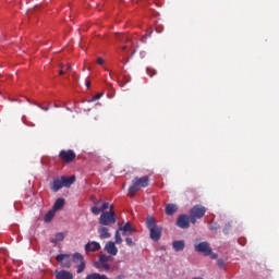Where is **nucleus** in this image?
Returning a JSON list of instances; mask_svg holds the SVG:
<instances>
[{
	"instance_id": "f257e3e1",
	"label": "nucleus",
	"mask_w": 279,
	"mask_h": 279,
	"mask_svg": "<svg viewBox=\"0 0 279 279\" xmlns=\"http://www.w3.org/2000/svg\"><path fill=\"white\" fill-rule=\"evenodd\" d=\"M146 228L149 230L151 241L158 242L162 236V226L156 223V219L151 216L146 218Z\"/></svg>"
},
{
	"instance_id": "f03ea898",
	"label": "nucleus",
	"mask_w": 279,
	"mask_h": 279,
	"mask_svg": "<svg viewBox=\"0 0 279 279\" xmlns=\"http://www.w3.org/2000/svg\"><path fill=\"white\" fill-rule=\"evenodd\" d=\"M147 186H149V177H135L129 187V197H134L141 189H147Z\"/></svg>"
},
{
	"instance_id": "7ed1b4c3",
	"label": "nucleus",
	"mask_w": 279,
	"mask_h": 279,
	"mask_svg": "<svg viewBox=\"0 0 279 279\" xmlns=\"http://www.w3.org/2000/svg\"><path fill=\"white\" fill-rule=\"evenodd\" d=\"M113 206L110 205V210L109 211H104L99 219L98 223L100 226H112V223H117V214L112 211Z\"/></svg>"
},
{
	"instance_id": "20e7f679",
	"label": "nucleus",
	"mask_w": 279,
	"mask_h": 279,
	"mask_svg": "<svg viewBox=\"0 0 279 279\" xmlns=\"http://www.w3.org/2000/svg\"><path fill=\"white\" fill-rule=\"evenodd\" d=\"M206 215V207L203 205H195L190 210V221L191 223H197V219H202Z\"/></svg>"
},
{
	"instance_id": "39448f33",
	"label": "nucleus",
	"mask_w": 279,
	"mask_h": 279,
	"mask_svg": "<svg viewBox=\"0 0 279 279\" xmlns=\"http://www.w3.org/2000/svg\"><path fill=\"white\" fill-rule=\"evenodd\" d=\"M72 260L76 265V274H84V270L86 269V260L84 259V256L80 253H74L72 255Z\"/></svg>"
},
{
	"instance_id": "423d86ee",
	"label": "nucleus",
	"mask_w": 279,
	"mask_h": 279,
	"mask_svg": "<svg viewBox=\"0 0 279 279\" xmlns=\"http://www.w3.org/2000/svg\"><path fill=\"white\" fill-rule=\"evenodd\" d=\"M76 158L75 151L72 149L68 150H60L59 153V159L61 162H64L65 165H71Z\"/></svg>"
},
{
	"instance_id": "0eeeda50",
	"label": "nucleus",
	"mask_w": 279,
	"mask_h": 279,
	"mask_svg": "<svg viewBox=\"0 0 279 279\" xmlns=\"http://www.w3.org/2000/svg\"><path fill=\"white\" fill-rule=\"evenodd\" d=\"M195 252L202 254L203 256H210L213 254V247H210V243L208 242H199L194 245Z\"/></svg>"
},
{
	"instance_id": "6e6552de",
	"label": "nucleus",
	"mask_w": 279,
	"mask_h": 279,
	"mask_svg": "<svg viewBox=\"0 0 279 279\" xmlns=\"http://www.w3.org/2000/svg\"><path fill=\"white\" fill-rule=\"evenodd\" d=\"M57 262L64 267L65 269H71V255L69 254H59L56 256Z\"/></svg>"
},
{
	"instance_id": "1a4fd4ad",
	"label": "nucleus",
	"mask_w": 279,
	"mask_h": 279,
	"mask_svg": "<svg viewBox=\"0 0 279 279\" xmlns=\"http://www.w3.org/2000/svg\"><path fill=\"white\" fill-rule=\"evenodd\" d=\"M191 219V216L187 217L186 215H180L177 219V226L178 228H182V230H186L190 228L189 220Z\"/></svg>"
},
{
	"instance_id": "9d476101",
	"label": "nucleus",
	"mask_w": 279,
	"mask_h": 279,
	"mask_svg": "<svg viewBox=\"0 0 279 279\" xmlns=\"http://www.w3.org/2000/svg\"><path fill=\"white\" fill-rule=\"evenodd\" d=\"M99 250H101V245L96 242H88L87 244H85V252L88 254V252H99Z\"/></svg>"
},
{
	"instance_id": "9b49d317",
	"label": "nucleus",
	"mask_w": 279,
	"mask_h": 279,
	"mask_svg": "<svg viewBox=\"0 0 279 279\" xmlns=\"http://www.w3.org/2000/svg\"><path fill=\"white\" fill-rule=\"evenodd\" d=\"M60 189H64V184L62 182V178H57L51 182V191H53V193H58Z\"/></svg>"
},
{
	"instance_id": "f8f14e48",
	"label": "nucleus",
	"mask_w": 279,
	"mask_h": 279,
	"mask_svg": "<svg viewBox=\"0 0 279 279\" xmlns=\"http://www.w3.org/2000/svg\"><path fill=\"white\" fill-rule=\"evenodd\" d=\"M119 231L122 232V236H125L128 235V232L130 234L136 232V229L132 228V225L130 222H126L123 227H119Z\"/></svg>"
},
{
	"instance_id": "ddd939ff",
	"label": "nucleus",
	"mask_w": 279,
	"mask_h": 279,
	"mask_svg": "<svg viewBox=\"0 0 279 279\" xmlns=\"http://www.w3.org/2000/svg\"><path fill=\"white\" fill-rule=\"evenodd\" d=\"M54 276L56 279H73V275L69 270H57Z\"/></svg>"
},
{
	"instance_id": "4468645a",
	"label": "nucleus",
	"mask_w": 279,
	"mask_h": 279,
	"mask_svg": "<svg viewBox=\"0 0 279 279\" xmlns=\"http://www.w3.org/2000/svg\"><path fill=\"white\" fill-rule=\"evenodd\" d=\"M105 250L108 254H111V256H117L119 253V250L117 248V245H114V242H108L105 246Z\"/></svg>"
},
{
	"instance_id": "2eb2a0df",
	"label": "nucleus",
	"mask_w": 279,
	"mask_h": 279,
	"mask_svg": "<svg viewBox=\"0 0 279 279\" xmlns=\"http://www.w3.org/2000/svg\"><path fill=\"white\" fill-rule=\"evenodd\" d=\"M110 208L109 203H104L100 207L94 206L90 208V211L93 215H99V213H104L105 210H108Z\"/></svg>"
},
{
	"instance_id": "dca6fc26",
	"label": "nucleus",
	"mask_w": 279,
	"mask_h": 279,
	"mask_svg": "<svg viewBox=\"0 0 279 279\" xmlns=\"http://www.w3.org/2000/svg\"><path fill=\"white\" fill-rule=\"evenodd\" d=\"M61 181L63 182V186H65V189H69V186L75 183V175H71V177L63 175L61 177Z\"/></svg>"
},
{
	"instance_id": "f3484780",
	"label": "nucleus",
	"mask_w": 279,
	"mask_h": 279,
	"mask_svg": "<svg viewBox=\"0 0 279 279\" xmlns=\"http://www.w3.org/2000/svg\"><path fill=\"white\" fill-rule=\"evenodd\" d=\"M98 232H99V239H110L111 236L110 231L108 230V227H99Z\"/></svg>"
},
{
	"instance_id": "a211bd4d",
	"label": "nucleus",
	"mask_w": 279,
	"mask_h": 279,
	"mask_svg": "<svg viewBox=\"0 0 279 279\" xmlns=\"http://www.w3.org/2000/svg\"><path fill=\"white\" fill-rule=\"evenodd\" d=\"M172 248L174 252H183L184 251V240H178L172 243Z\"/></svg>"
},
{
	"instance_id": "6ab92c4d",
	"label": "nucleus",
	"mask_w": 279,
	"mask_h": 279,
	"mask_svg": "<svg viewBox=\"0 0 279 279\" xmlns=\"http://www.w3.org/2000/svg\"><path fill=\"white\" fill-rule=\"evenodd\" d=\"M165 210H166V215L171 216L178 211V205L168 204L166 205Z\"/></svg>"
},
{
	"instance_id": "aec40b11",
	"label": "nucleus",
	"mask_w": 279,
	"mask_h": 279,
	"mask_svg": "<svg viewBox=\"0 0 279 279\" xmlns=\"http://www.w3.org/2000/svg\"><path fill=\"white\" fill-rule=\"evenodd\" d=\"M62 208H64V198H58L54 202L52 210L57 213V210H62Z\"/></svg>"
},
{
	"instance_id": "412c9836",
	"label": "nucleus",
	"mask_w": 279,
	"mask_h": 279,
	"mask_svg": "<svg viewBox=\"0 0 279 279\" xmlns=\"http://www.w3.org/2000/svg\"><path fill=\"white\" fill-rule=\"evenodd\" d=\"M53 217H56V211L53 209H51L44 217L45 223H49L50 221H52Z\"/></svg>"
},
{
	"instance_id": "4be33fe9",
	"label": "nucleus",
	"mask_w": 279,
	"mask_h": 279,
	"mask_svg": "<svg viewBox=\"0 0 279 279\" xmlns=\"http://www.w3.org/2000/svg\"><path fill=\"white\" fill-rule=\"evenodd\" d=\"M85 279H108V276L99 275L97 272H92V274L87 275Z\"/></svg>"
},
{
	"instance_id": "5701e85b",
	"label": "nucleus",
	"mask_w": 279,
	"mask_h": 279,
	"mask_svg": "<svg viewBox=\"0 0 279 279\" xmlns=\"http://www.w3.org/2000/svg\"><path fill=\"white\" fill-rule=\"evenodd\" d=\"M58 241H64V233H62V232L57 233L56 236H54V240H52L51 242L52 243H58Z\"/></svg>"
},
{
	"instance_id": "b1692460",
	"label": "nucleus",
	"mask_w": 279,
	"mask_h": 279,
	"mask_svg": "<svg viewBox=\"0 0 279 279\" xmlns=\"http://www.w3.org/2000/svg\"><path fill=\"white\" fill-rule=\"evenodd\" d=\"M120 231H119V229H118V231H116V243L118 244V245H121V243H123V239H121V233H119Z\"/></svg>"
},
{
	"instance_id": "393cba45",
	"label": "nucleus",
	"mask_w": 279,
	"mask_h": 279,
	"mask_svg": "<svg viewBox=\"0 0 279 279\" xmlns=\"http://www.w3.org/2000/svg\"><path fill=\"white\" fill-rule=\"evenodd\" d=\"M146 73L149 75V77H154V75H157L158 72L151 68H147Z\"/></svg>"
},
{
	"instance_id": "a878e982",
	"label": "nucleus",
	"mask_w": 279,
	"mask_h": 279,
	"mask_svg": "<svg viewBox=\"0 0 279 279\" xmlns=\"http://www.w3.org/2000/svg\"><path fill=\"white\" fill-rule=\"evenodd\" d=\"M99 260H100V263H108V260H110V256H108L106 254H101L99 256Z\"/></svg>"
},
{
	"instance_id": "bb28decb",
	"label": "nucleus",
	"mask_w": 279,
	"mask_h": 279,
	"mask_svg": "<svg viewBox=\"0 0 279 279\" xmlns=\"http://www.w3.org/2000/svg\"><path fill=\"white\" fill-rule=\"evenodd\" d=\"M217 265L220 269H226V262L223 259H218Z\"/></svg>"
},
{
	"instance_id": "cd10ccee",
	"label": "nucleus",
	"mask_w": 279,
	"mask_h": 279,
	"mask_svg": "<svg viewBox=\"0 0 279 279\" xmlns=\"http://www.w3.org/2000/svg\"><path fill=\"white\" fill-rule=\"evenodd\" d=\"M125 243H126V245H129V246L134 245V242L132 241V238H126V239H125Z\"/></svg>"
},
{
	"instance_id": "c85d7f7f",
	"label": "nucleus",
	"mask_w": 279,
	"mask_h": 279,
	"mask_svg": "<svg viewBox=\"0 0 279 279\" xmlns=\"http://www.w3.org/2000/svg\"><path fill=\"white\" fill-rule=\"evenodd\" d=\"M100 97H104V94H102V93H100V94L94 96V97H93V101L99 100Z\"/></svg>"
},
{
	"instance_id": "c756f323",
	"label": "nucleus",
	"mask_w": 279,
	"mask_h": 279,
	"mask_svg": "<svg viewBox=\"0 0 279 279\" xmlns=\"http://www.w3.org/2000/svg\"><path fill=\"white\" fill-rule=\"evenodd\" d=\"M97 64L104 65V64H106V61L102 58H98Z\"/></svg>"
},
{
	"instance_id": "7c9ffc66",
	"label": "nucleus",
	"mask_w": 279,
	"mask_h": 279,
	"mask_svg": "<svg viewBox=\"0 0 279 279\" xmlns=\"http://www.w3.org/2000/svg\"><path fill=\"white\" fill-rule=\"evenodd\" d=\"M209 256L213 260H217V257H218L217 253H210Z\"/></svg>"
},
{
	"instance_id": "2f4dec72",
	"label": "nucleus",
	"mask_w": 279,
	"mask_h": 279,
	"mask_svg": "<svg viewBox=\"0 0 279 279\" xmlns=\"http://www.w3.org/2000/svg\"><path fill=\"white\" fill-rule=\"evenodd\" d=\"M38 106V108H40L41 110H45V112H47L48 110H49V107H43V106H39V105H37Z\"/></svg>"
},
{
	"instance_id": "473e14b6",
	"label": "nucleus",
	"mask_w": 279,
	"mask_h": 279,
	"mask_svg": "<svg viewBox=\"0 0 279 279\" xmlns=\"http://www.w3.org/2000/svg\"><path fill=\"white\" fill-rule=\"evenodd\" d=\"M102 267H104V269H106V271H109V269H110V265H108V264L102 265Z\"/></svg>"
},
{
	"instance_id": "72a5a7b5",
	"label": "nucleus",
	"mask_w": 279,
	"mask_h": 279,
	"mask_svg": "<svg viewBox=\"0 0 279 279\" xmlns=\"http://www.w3.org/2000/svg\"><path fill=\"white\" fill-rule=\"evenodd\" d=\"M85 86H86V88H90V81H86Z\"/></svg>"
},
{
	"instance_id": "f704fd0d",
	"label": "nucleus",
	"mask_w": 279,
	"mask_h": 279,
	"mask_svg": "<svg viewBox=\"0 0 279 279\" xmlns=\"http://www.w3.org/2000/svg\"><path fill=\"white\" fill-rule=\"evenodd\" d=\"M71 69H72L71 64H68L66 65V71H71Z\"/></svg>"
},
{
	"instance_id": "c9c22d12",
	"label": "nucleus",
	"mask_w": 279,
	"mask_h": 279,
	"mask_svg": "<svg viewBox=\"0 0 279 279\" xmlns=\"http://www.w3.org/2000/svg\"><path fill=\"white\" fill-rule=\"evenodd\" d=\"M210 230H217V226H211Z\"/></svg>"
},
{
	"instance_id": "e433bc0d",
	"label": "nucleus",
	"mask_w": 279,
	"mask_h": 279,
	"mask_svg": "<svg viewBox=\"0 0 279 279\" xmlns=\"http://www.w3.org/2000/svg\"><path fill=\"white\" fill-rule=\"evenodd\" d=\"M100 202H101V201H99V199H98V201H95V202H94L95 206H97V204H99Z\"/></svg>"
},
{
	"instance_id": "4c0bfd02",
	"label": "nucleus",
	"mask_w": 279,
	"mask_h": 279,
	"mask_svg": "<svg viewBox=\"0 0 279 279\" xmlns=\"http://www.w3.org/2000/svg\"><path fill=\"white\" fill-rule=\"evenodd\" d=\"M59 74H60V75H64V71H63V70H60Z\"/></svg>"
},
{
	"instance_id": "58836bf2",
	"label": "nucleus",
	"mask_w": 279,
	"mask_h": 279,
	"mask_svg": "<svg viewBox=\"0 0 279 279\" xmlns=\"http://www.w3.org/2000/svg\"><path fill=\"white\" fill-rule=\"evenodd\" d=\"M125 49H128V46L122 47V51H125Z\"/></svg>"
},
{
	"instance_id": "ea45409f",
	"label": "nucleus",
	"mask_w": 279,
	"mask_h": 279,
	"mask_svg": "<svg viewBox=\"0 0 279 279\" xmlns=\"http://www.w3.org/2000/svg\"><path fill=\"white\" fill-rule=\"evenodd\" d=\"M60 69H64V65H63V64H61V65H60Z\"/></svg>"
},
{
	"instance_id": "a19ab883",
	"label": "nucleus",
	"mask_w": 279,
	"mask_h": 279,
	"mask_svg": "<svg viewBox=\"0 0 279 279\" xmlns=\"http://www.w3.org/2000/svg\"><path fill=\"white\" fill-rule=\"evenodd\" d=\"M107 71H108L109 75H111L112 72L110 70H107Z\"/></svg>"
},
{
	"instance_id": "79ce46f5",
	"label": "nucleus",
	"mask_w": 279,
	"mask_h": 279,
	"mask_svg": "<svg viewBox=\"0 0 279 279\" xmlns=\"http://www.w3.org/2000/svg\"><path fill=\"white\" fill-rule=\"evenodd\" d=\"M74 77H77V74H76V73H74Z\"/></svg>"
}]
</instances>
